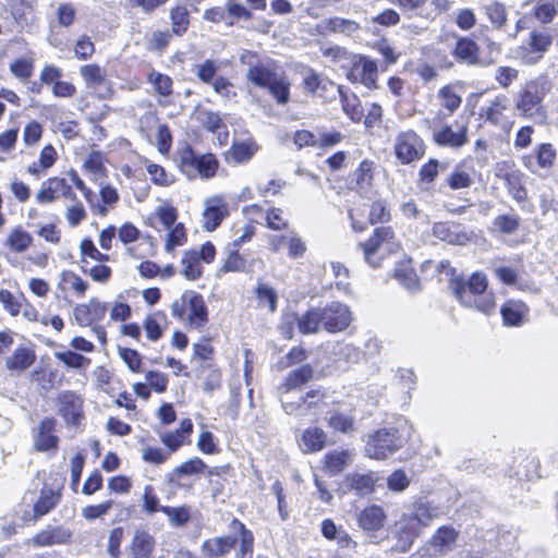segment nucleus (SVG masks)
Segmentation results:
<instances>
[{"label": "nucleus", "mask_w": 558, "mask_h": 558, "mask_svg": "<svg viewBox=\"0 0 558 558\" xmlns=\"http://www.w3.org/2000/svg\"><path fill=\"white\" fill-rule=\"evenodd\" d=\"M433 234L454 245H465L471 241V235L458 223L437 222L433 227Z\"/></svg>", "instance_id": "a211bd4d"}, {"label": "nucleus", "mask_w": 558, "mask_h": 558, "mask_svg": "<svg viewBox=\"0 0 558 558\" xmlns=\"http://www.w3.org/2000/svg\"><path fill=\"white\" fill-rule=\"evenodd\" d=\"M510 108V100L506 95L495 96L486 107L482 108L481 117L490 124L509 132L513 124L507 117Z\"/></svg>", "instance_id": "9d476101"}, {"label": "nucleus", "mask_w": 558, "mask_h": 558, "mask_svg": "<svg viewBox=\"0 0 558 558\" xmlns=\"http://www.w3.org/2000/svg\"><path fill=\"white\" fill-rule=\"evenodd\" d=\"M327 444V434L319 427H308L303 430L299 446L303 452H318Z\"/></svg>", "instance_id": "bb28decb"}, {"label": "nucleus", "mask_w": 558, "mask_h": 558, "mask_svg": "<svg viewBox=\"0 0 558 558\" xmlns=\"http://www.w3.org/2000/svg\"><path fill=\"white\" fill-rule=\"evenodd\" d=\"M54 356L71 368H83L89 365L90 360L74 351L56 352Z\"/></svg>", "instance_id": "5fc2aeb1"}, {"label": "nucleus", "mask_w": 558, "mask_h": 558, "mask_svg": "<svg viewBox=\"0 0 558 558\" xmlns=\"http://www.w3.org/2000/svg\"><path fill=\"white\" fill-rule=\"evenodd\" d=\"M447 169V165L439 163L436 159H430L428 162L423 165L420 169V178L422 182L432 183L438 175L439 170L444 171Z\"/></svg>", "instance_id": "e2e57ef3"}, {"label": "nucleus", "mask_w": 558, "mask_h": 558, "mask_svg": "<svg viewBox=\"0 0 558 558\" xmlns=\"http://www.w3.org/2000/svg\"><path fill=\"white\" fill-rule=\"evenodd\" d=\"M313 378V368L310 365H303L300 368L291 372L284 381L286 393L295 389Z\"/></svg>", "instance_id": "a18cd8bd"}, {"label": "nucleus", "mask_w": 558, "mask_h": 558, "mask_svg": "<svg viewBox=\"0 0 558 558\" xmlns=\"http://www.w3.org/2000/svg\"><path fill=\"white\" fill-rule=\"evenodd\" d=\"M373 168L374 162L368 159H364L360 162L359 167L353 173V178L360 189H365L371 184L373 180Z\"/></svg>", "instance_id": "864d4df0"}, {"label": "nucleus", "mask_w": 558, "mask_h": 558, "mask_svg": "<svg viewBox=\"0 0 558 558\" xmlns=\"http://www.w3.org/2000/svg\"><path fill=\"white\" fill-rule=\"evenodd\" d=\"M61 500V488H52L45 484L40 490L38 499L33 506V518L35 520L48 514L54 509Z\"/></svg>", "instance_id": "aec40b11"}, {"label": "nucleus", "mask_w": 558, "mask_h": 558, "mask_svg": "<svg viewBox=\"0 0 558 558\" xmlns=\"http://www.w3.org/2000/svg\"><path fill=\"white\" fill-rule=\"evenodd\" d=\"M410 435V428H381L368 436L365 454L371 459L384 460L402 448Z\"/></svg>", "instance_id": "20e7f679"}, {"label": "nucleus", "mask_w": 558, "mask_h": 558, "mask_svg": "<svg viewBox=\"0 0 558 558\" xmlns=\"http://www.w3.org/2000/svg\"><path fill=\"white\" fill-rule=\"evenodd\" d=\"M206 469L207 465L205 462L201 458L195 457L175 466L170 474V480L173 481L174 477L180 478L183 476L201 474Z\"/></svg>", "instance_id": "79ce46f5"}, {"label": "nucleus", "mask_w": 558, "mask_h": 558, "mask_svg": "<svg viewBox=\"0 0 558 558\" xmlns=\"http://www.w3.org/2000/svg\"><path fill=\"white\" fill-rule=\"evenodd\" d=\"M378 68L376 61L367 58L360 57L353 64L350 72V78L359 81L367 88H375L377 81Z\"/></svg>", "instance_id": "f3484780"}, {"label": "nucleus", "mask_w": 558, "mask_h": 558, "mask_svg": "<svg viewBox=\"0 0 558 558\" xmlns=\"http://www.w3.org/2000/svg\"><path fill=\"white\" fill-rule=\"evenodd\" d=\"M256 298L260 305L268 304L270 312H275L277 307V293L266 283H258L255 289Z\"/></svg>", "instance_id": "bf43d9fd"}, {"label": "nucleus", "mask_w": 558, "mask_h": 558, "mask_svg": "<svg viewBox=\"0 0 558 558\" xmlns=\"http://www.w3.org/2000/svg\"><path fill=\"white\" fill-rule=\"evenodd\" d=\"M228 204L220 195L208 197L204 201L203 227L206 231L216 230L228 216Z\"/></svg>", "instance_id": "ddd939ff"}, {"label": "nucleus", "mask_w": 558, "mask_h": 558, "mask_svg": "<svg viewBox=\"0 0 558 558\" xmlns=\"http://www.w3.org/2000/svg\"><path fill=\"white\" fill-rule=\"evenodd\" d=\"M385 520V513L379 506H371L361 511L359 515V525L364 531L379 530Z\"/></svg>", "instance_id": "f704fd0d"}, {"label": "nucleus", "mask_w": 558, "mask_h": 558, "mask_svg": "<svg viewBox=\"0 0 558 558\" xmlns=\"http://www.w3.org/2000/svg\"><path fill=\"white\" fill-rule=\"evenodd\" d=\"M165 320L162 313H155L145 318L144 329L146 336L151 341H157L162 336L161 322Z\"/></svg>", "instance_id": "3c124183"}, {"label": "nucleus", "mask_w": 558, "mask_h": 558, "mask_svg": "<svg viewBox=\"0 0 558 558\" xmlns=\"http://www.w3.org/2000/svg\"><path fill=\"white\" fill-rule=\"evenodd\" d=\"M354 458L351 450H332L325 454V470L330 475H337L348 468Z\"/></svg>", "instance_id": "c85d7f7f"}, {"label": "nucleus", "mask_w": 558, "mask_h": 558, "mask_svg": "<svg viewBox=\"0 0 558 558\" xmlns=\"http://www.w3.org/2000/svg\"><path fill=\"white\" fill-rule=\"evenodd\" d=\"M318 27L323 34H341L348 37L355 35L361 29V25L356 21L339 16L323 20Z\"/></svg>", "instance_id": "4be33fe9"}, {"label": "nucleus", "mask_w": 558, "mask_h": 558, "mask_svg": "<svg viewBox=\"0 0 558 558\" xmlns=\"http://www.w3.org/2000/svg\"><path fill=\"white\" fill-rule=\"evenodd\" d=\"M366 263L372 267H379L381 262L399 250L393 230L390 227H379L373 235L360 244Z\"/></svg>", "instance_id": "39448f33"}, {"label": "nucleus", "mask_w": 558, "mask_h": 558, "mask_svg": "<svg viewBox=\"0 0 558 558\" xmlns=\"http://www.w3.org/2000/svg\"><path fill=\"white\" fill-rule=\"evenodd\" d=\"M147 82L153 86L155 94L161 98L172 95V80L170 76L151 70L147 75Z\"/></svg>", "instance_id": "4c0bfd02"}, {"label": "nucleus", "mask_w": 558, "mask_h": 558, "mask_svg": "<svg viewBox=\"0 0 558 558\" xmlns=\"http://www.w3.org/2000/svg\"><path fill=\"white\" fill-rule=\"evenodd\" d=\"M438 95L441 100V105L448 109L450 113L456 111L462 102L461 97L451 86H444L439 90Z\"/></svg>", "instance_id": "052dcab7"}, {"label": "nucleus", "mask_w": 558, "mask_h": 558, "mask_svg": "<svg viewBox=\"0 0 558 558\" xmlns=\"http://www.w3.org/2000/svg\"><path fill=\"white\" fill-rule=\"evenodd\" d=\"M184 300L187 302V323L190 327L202 329L208 323V310L203 296L195 291H185Z\"/></svg>", "instance_id": "2eb2a0df"}, {"label": "nucleus", "mask_w": 558, "mask_h": 558, "mask_svg": "<svg viewBox=\"0 0 558 558\" xmlns=\"http://www.w3.org/2000/svg\"><path fill=\"white\" fill-rule=\"evenodd\" d=\"M33 238L27 231L15 228L9 234L5 244L12 252L22 253L31 246Z\"/></svg>", "instance_id": "37998d69"}, {"label": "nucleus", "mask_w": 558, "mask_h": 558, "mask_svg": "<svg viewBox=\"0 0 558 558\" xmlns=\"http://www.w3.org/2000/svg\"><path fill=\"white\" fill-rule=\"evenodd\" d=\"M230 530L239 536L238 558H253L254 536L252 532L238 519L231 521Z\"/></svg>", "instance_id": "c756f323"}, {"label": "nucleus", "mask_w": 558, "mask_h": 558, "mask_svg": "<svg viewBox=\"0 0 558 558\" xmlns=\"http://www.w3.org/2000/svg\"><path fill=\"white\" fill-rule=\"evenodd\" d=\"M80 73L88 88L97 89L106 83V72L98 64L81 66Z\"/></svg>", "instance_id": "58836bf2"}, {"label": "nucleus", "mask_w": 558, "mask_h": 558, "mask_svg": "<svg viewBox=\"0 0 558 558\" xmlns=\"http://www.w3.org/2000/svg\"><path fill=\"white\" fill-rule=\"evenodd\" d=\"M325 392L311 390L304 397H300L298 402L282 399L281 404L283 411L289 415L316 420L325 407Z\"/></svg>", "instance_id": "6e6552de"}, {"label": "nucleus", "mask_w": 558, "mask_h": 558, "mask_svg": "<svg viewBox=\"0 0 558 558\" xmlns=\"http://www.w3.org/2000/svg\"><path fill=\"white\" fill-rule=\"evenodd\" d=\"M146 170L150 175L151 181L160 186H169L174 182V177L168 173L161 166L149 162L146 165Z\"/></svg>", "instance_id": "13d9d810"}, {"label": "nucleus", "mask_w": 558, "mask_h": 558, "mask_svg": "<svg viewBox=\"0 0 558 558\" xmlns=\"http://www.w3.org/2000/svg\"><path fill=\"white\" fill-rule=\"evenodd\" d=\"M107 306L97 299H90L86 304H78L74 307V318L80 326H93L101 322L106 315Z\"/></svg>", "instance_id": "dca6fc26"}, {"label": "nucleus", "mask_w": 558, "mask_h": 558, "mask_svg": "<svg viewBox=\"0 0 558 558\" xmlns=\"http://www.w3.org/2000/svg\"><path fill=\"white\" fill-rule=\"evenodd\" d=\"M468 130L466 123L456 121L434 131L433 138L438 146L460 149L469 142Z\"/></svg>", "instance_id": "9b49d317"}, {"label": "nucleus", "mask_w": 558, "mask_h": 558, "mask_svg": "<svg viewBox=\"0 0 558 558\" xmlns=\"http://www.w3.org/2000/svg\"><path fill=\"white\" fill-rule=\"evenodd\" d=\"M35 359L33 350L20 347L15 349L12 355L5 359V366L10 371L23 372L34 363Z\"/></svg>", "instance_id": "2f4dec72"}, {"label": "nucleus", "mask_w": 558, "mask_h": 558, "mask_svg": "<svg viewBox=\"0 0 558 558\" xmlns=\"http://www.w3.org/2000/svg\"><path fill=\"white\" fill-rule=\"evenodd\" d=\"M171 33L182 36L189 28L190 14L184 5H177L170 11Z\"/></svg>", "instance_id": "ea45409f"}, {"label": "nucleus", "mask_w": 558, "mask_h": 558, "mask_svg": "<svg viewBox=\"0 0 558 558\" xmlns=\"http://www.w3.org/2000/svg\"><path fill=\"white\" fill-rule=\"evenodd\" d=\"M124 531L122 527H114L110 531L108 537L107 551L111 558H120V546L123 539Z\"/></svg>", "instance_id": "338daca9"}, {"label": "nucleus", "mask_w": 558, "mask_h": 558, "mask_svg": "<svg viewBox=\"0 0 558 558\" xmlns=\"http://www.w3.org/2000/svg\"><path fill=\"white\" fill-rule=\"evenodd\" d=\"M473 173V167H468L466 161H461L454 166L445 181L453 191L469 189L474 183Z\"/></svg>", "instance_id": "a878e982"}, {"label": "nucleus", "mask_w": 558, "mask_h": 558, "mask_svg": "<svg viewBox=\"0 0 558 558\" xmlns=\"http://www.w3.org/2000/svg\"><path fill=\"white\" fill-rule=\"evenodd\" d=\"M327 425L335 433L350 434L354 430L353 417L338 411L327 417Z\"/></svg>", "instance_id": "c03bdc74"}, {"label": "nucleus", "mask_w": 558, "mask_h": 558, "mask_svg": "<svg viewBox=\"0 0 558 558\" xmlns=\"http://www.w3.org/2000/svg\"><path fill=\"white\" fill-rule=\"evenodd\" d=\"M10 70L11 72L20 80L22 81H26L28 80L32 74H33V70H34V62L33 60H28V59H24V58H20V59H16L14 60L11 64H10Z\"/></svg>", "instance_id": "680f3d73"}, {"label": "nucleus", "mask_w": 558, "mask_h": 558, "mask_svg": "<svg viewBox=\"0 0 558 558\" xmlns=\"http://www.w3.org/2000/svg\"><path fill=\"white\" fill-rule=\"evenodd\" d=\"M546 96L545 84L538 81L527 82L515 97V109L525 119L537 124H546L547 111L543 104Z\"/></svg>", "instance_id": "7ed1b4c3"}, {"label": "nucleus", "mask_w": 558, "mask_h": 558, "mask_svg": "<svg viewBox=\"0 0 558 558\" xmlns=\"http://www.w3.org/2000/svg\"><path fill=\"white\" fill-rule=\"evenodd\" d=\"M60 416L71 425L78 424L83 417L84 400L73 391H62L57 398Z\"/></svg>", "instance_id": "f8f14e48"}, {"label": "nucleus", "mask_w": 558, "mask_h": 558, "mask_svg": "<svg viewBox=\"0 0 558 558\" xmlns=\"http://www.w3.org/2000/svg\"><path fill=\"white\" fill-rule=\"evenodd\" d=\"M484 10L489 21L495 27H502L507 22V11L505 5L498 1H492L484 5Z\"/></svg>", "instance_id": "8fccbe9b"}, {"label": "nucleus", "mask_w": 558, "mask_h": 558, "mask_svg": "<svg viewBox=\"0 0 558 558\" xmlns=\"http://www.w3.org/2000/svg\"><path fill=\"white\" fill-rule=\"evenodd\" d=\"M527 313V306L518 300H509L500 308L504 324L507 326H521Z\"/></svg>", "instance_id": "cd10ccee"}, {"label": "nucleus", "mask_w": 558, "mask_h": 558, "mask_svg": "<svg viewBox=\"0 0 558 558\" xmlns=\"http://www.w3.org/2000/svg\"><path fill=\"white\" fill-rule=\"evenodd\" d=\"M266 226L272 230H284L288 228V221L283 217V211L280 208L272 207L268 209L265 216Z\"/></svg>", "instance_id": "0e129e2a"}, {"label": "nucleus", "mask_w": 558, "mask_h": 558, "mask_svg": "<svg viewBox=\"0 0 558 558\" xmlns=\"http://www.w3.org/2000/svg\"><path fill=\"white\" fill-rule=\"evenodd\" d=\"M424 153V142L414 131L409 130L397 135L395 154L402 165H409L421 159Z\"/></svg>", "instance_id": "1a4fd4ad"}, {"label": "nucleus", "mask_w": 558, "mask_h": 558, "mask_svg": "<svg viewBox=\"0 0 558 558\" xmlns=\"http://www.w3.org/2000/svg\"><path fill=\"white\" fill-rule=\"evenodd\" d=\"M410 485V478L402 470H397L387 478V486L390 490L400 493L405 490Z\"/></svg>", "instance_id": "774afa93"}, {"label": "nucleus", "mask_w": 558, "mask_h": 558, "mask_svg": "<svg viewBox=\"0 0 558 558\" xmlns=\"http://www.w3.org/2000/svg\"><path fill=\"white\" fill-rule=\"evenodd\" d=\"M236 542L235 537L229 535L209 538L203 542L202 551L208 558H222L234 548Z\"/></svg>", "instance_id": "393cba45"}, {"label": "nucleus", "mask_w": 558, "mask_h": 558, "mask_svg": "<svg viewBox=\"0 0 558 558\" xmlns=\"http://www.w3.org/2000/svg\"><path fill=\"white\" fill-rule=\"evenodd\" d=\"M298 329L303 335L316 333L320 328L336 333L349 327L352 314L349 307L338 301H332L324 307H312L298 317Z\"/></svg>", "instance_id": "f257e3e1"}, {"label": "nucleus", "mask_w": 558, "mask_h": 558, "mask_svg": "<svg viewBox=\"0 0 558 558\" xmlns=\"http://www.w3.org/2000/svg\"><path fill=\"white\" fill-rule=\"evenodd\" d=\"M155 546V538L148 531L136 529L130 545L132 558H153Z\"/></svg>", "instance_id": "5701e85b"}, {"label": "nucleus", "mask_w": 558, "mask_h": 558, "mask_svg": "<svg viewBox=\"0 0 558 558\" xmlns=\"http://www.w3.org/2000/svg\"><path fill=\"white\" fill-rule=\"evenodd\" d=\"M56 420L52 417L44 418L35 434L34 446L38 451H48L58 447L59 439L53 434Z\"/></svg>", "instance_id": "412c9836"}, {"label": "nucleus", "mask_w": 558, "mask_h": 558, "mask_svg": "<svg viewBox=\"0 0 558 558\" xmlns=\"http://www.w3.org/2000/svg\"><path fill=\"white\" fill-rule=\"evenodd\" d=\"M494 227L504 234L514 233L520 226V218L514 214L499 215L494 219Z\"/></svg>", "instance_id": "603ef678"}, {"label": "nucleus", "mask_w": 558, "mask_h": 558, "mask_svg": "<svg viewBox=\"0 0 558 558\" xmlns=\"http://www.w3.org/2000/svg\"><path fill=\"white\" fill-rule=\"evenodd\" d=\"M551 44V38L546 33L532 32L530 36V45L534 52H537L538 56L534 61L538 60L542 54L547 50L549 45Z\"/></svg>", "instance_id": "69168bd1"}, {"label": "nucleus", "mask_w": 558, "mask_h": 558, "mask_svg": "<svg viewBox=\"0 0 558 558\" xmlns=\"http://www.w3.org/2000/svg\"><path fill=\"white\" fill-rule=\"evenodd\" d=\"M400 527L398 531V539L396 545L392 547L398 553L408 551L413 545L415 538L420 536V529L413 524H409L401 520Z\"/></svg>", "instance_id": "c9c22d12"}, {"label": "nucleus", "mask_w": 558, "mask_h": 558, "mask_svg": "<svg viewBox=\"0 0 558 558\" xmlns=\"http://www.w3.org/2000/svg\"><path fill=\"white\" fill-rule=\"evenodd\" d=\"M458 532L451 526H440L432 537L430 544L435 551L444 555L453 549Z\"/></svg>", "instance_id": "7c9ffc66"}, {"label": "nucleus", "mask_w": 558, "mask_h": 558, "mask_svg": "<svg viewBox=\"0 0 558 558\" xmlns=\"http://www.w3.org/2000/svg\"><path fill=\"white\" fill-rule=\"evenodd\" d=\"M226 14L227 21L232 22V25L235 21H250L253 17L252 12L236 0H227Z\"/></svg>", "instance_id": "09e8293b"}, {"label": "nucleus", "mask_w": 558, "mask_h": 558, "mask_svg": "<svg viewBox=\"0 0 558 558\" xmlns=\"http://www.w3.org/2000/svg\"><path fill=\"white\" fill-rule=\"evenodd\" d=\"M537 165L543 169H549L556 160V149L549 143H543L535 149Z\"/></svg>", "instance_id": "6e6d98bb"}, {"label": "nucleus", "mask_w": 558, "mask_h": 558, "mask_svg": "<svg viewBox=\"0 0 558 558\" xmlns=\"http://www.w3.org/2000/svg\"><path fill=\"white\" fill-rule=\"evenodd\" d=\"M487 287V277L482 272H474L469 279L453 278L450 281V289L461 305L484 314L496 307L495 295Z\"/></svg>", "instance_id": "f03ea898"}, {"label": "nucleus", "mask_w": 558, "mask_h": 558, "mask_svg": "<svg viewBox=\"0 0 558 558\" xmlns=\"http://www.w3.org/2000/svg\"><path fill=\"white\" fill-rule=\"evenodd\" d=\"M59 284L63 291H73L77 296H83L88 289V283L71 270L62 271Z\"/></svg>", "instance_id": "e433bc0d"}, {"label": "nucleus", "mask_w": 558, "mask_h": 558, "mask_svg": "<svg viewBox=\"0 0 558 558\" xmlns=\"http://www.w3.org/2000/svg\"><path fill=\"white\" fill-rule=\"evenodd\" d=\"M165 244L166 252H172L177 246H182L186 242V233L183 223H177L169 229Z\"/></svg>", "instance_id": "4d7b16f0"}, {"label": "nucleus", "mask_w": 558, "mask_h": 558, "mask_svg": "<svg viewBox=\"0 0 558 558\" xmlns=\"http://www.w3.org/2000/svg\"><path fill=\"white\" fill-rule=\"evenodd\" d=\"M451 53L460 63L468 65H484L480 59L478 45L469 37H459Z\"/></svg>", "instance_id": "6ab92c4d"}, {"label": "nucleus", "mask_w": 558, "mask_h": 558, "mask_svg": "<svg viewBox=\"0 0 558 558\" xmlns=\"http://www.w3.org/2000/svg\"><path fill=\"white\" fill-rule=\"evenodd\" d=\"M181 274L191 281H195L203 275V267L199 260L197 250H189L183 253L181 258Z\"/></svg>", "instance_id": "473e14b6"}, {"label": "nucleus", "mask_w": 558, "mask_h": 558, "mask_svg": "<svg viewBox=\"0 0 558 558\" xmlns=\"http://www.w3.org/2000/svg\"><path fill=\"white\" fill-rule=\"evenodd\" d=\"M395 278L409 291L418 290L420 280L410 259H404L397 264L395 268Z\"/></svg>", "instance_id": "72a5a7b5"}, {"label": "nucleus", "mask_w": 558, "mask_h": 558, "mask_svg": "<svg viewBox=\"0 0 558 558\" xmlns=\"http://www.w3.org/2000/svg\"><path fill=\"white\" fill-rule=\"evenodd\" d=\"M177 160L181 171L190 178L198 174L204 180L211 179L216 175L219 167V162L213 154L198 155L189 145L179 149Z\"/></svg>", "instance_id": "0eeeda50"}, {"label": "nucleus", "mask_w": 558, "mask_h": 558, "mask_svg": "<svg viewBox=\"0 0 558 558\" xmlns=\"http://www.w3.org/2000/svg\"><path fill=\"white\" fill-rule=\"evenodd\" d=\"M160 512L165 513L169 518L170 523L173 526H183L191 519V511H190V507H187V506H182V507L163 506L160 508Z\"/></svg>", "instance_id": "49530a36"}, {"label": "nucleus", "mask_w": 558, "mask_h": 558, "mask_svg": "<svg viewBox=\"0 0 558 558\" xmlns=\"http://www.w3.org/2000/svg\"><path fill=\"white\" fill-rule=\"evenodd\" d=\"M246 77L255 86L267 88L279 105L289 102V81L283 75L275 72L269 65L262 63L259 66L248 69Z\"/></svg>", "instance_id": "423d86ee"}, {"label": "nucleus", "mask_w": 558, "mask_h": 558, "mask_svg": "<svg viewBox=\"0 0 558 558\" xmlns=\"http://www.w3.org/2000/svg\"><path fill=\"white\" fill-rule=\"evenodd\" d=\"M438 515L439 510L436 506H433L427 500L418 499L414 501L409 511L403 514L402 520L421 530L422 527L429 525V523Z\"/></svg>", "instance_id": "4468645a"}, {"label": "nucleus", "mask_w": 558, "mask_h": 558, "mask_svg": "<svg viewBox=\"0 0 558 558\" xmlns=\"http://www.w3.org/2000/svg\"><path fill=\"white\" fill-rule=\"evenodd\" d=\"M257 151V145L253 142H240L232 145L230 154L236 163L248 161Z\"/></svg>", "instance_id": "de8ad7c7"}, {"label": "nucleus", "mask_w": 558, "mask_h": 558, "mask_svg": "<svg viewBox=\"0 0 558 558\" xmlns=\"http://www.w3.org/2000/svg\"><path fill=\"white\" fill-rule=\"evenodd\" d=\"M376 478L373 473L368 474H351L347 476V484L359 495H367L373 492Z\"/></svg>", "instance_id": "a19ab883"}, {"label": "nucleus", "mask_w": 558, "mask_h": 558, "mask_svg": "<svg viewBox=\"0 0 558 558\" xmlns=\"http://www.w3.org/2000/svg\"><path fill=\"white\" fill-rule=\"evenodd\" d=\"M72 537V532L64 526H47L33 537L36 546H52L65 544Z\"/></svg>", "instance_id": "b1692460"}]
</instances>
